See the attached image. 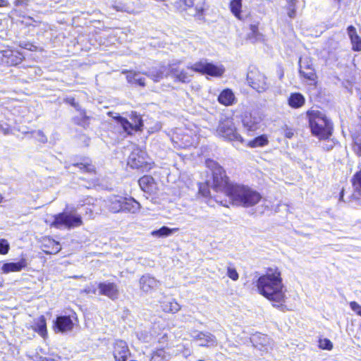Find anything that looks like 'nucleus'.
Instances as JSON below:
<instances>
[{
    "instance_id": "obj_1",
    "label": "nucleus",
    "mask_w": 361,
    "mask_h": 361,
    "mask_svg": "<svg viewBox=\"0 0 361 361\" xmlns=\"http://www.w3.org/2000/svg\"><path fill=\"white\" fill-rule=\"evenodd\" d=\"M255 286L258 293L279 309L286 305V294L283 279L279 268L276 266L268 267L265 273L257 280Z\"/></svg>"
},
{
    "instance_id": "obj_2",
    "label": "nucleus",
    "mask_w": 361,
    "mask_h": 361,
    "mask_svg": "<svg viewBox=\"0 0 361 361\" xmlns=\"http://www.w3.org/2000/svg\"><path fill=\"white\" fill-rule=\"evenodd\" d=\"M206 166L209 169L207 180L214 192L213 200L219 204L228 207V197L235 183L231 180L226 170L217 161L207 159Z\"/></svg>"
},
{
    "instance_id": "obj_3",
    "label": "nucleus",
    "mask_w": 361,
    "mask_h": 361,
    "mask_svg": "<svg viewBox=\"0 0 361 361\" xmlns=\"http://www.w3.org/2000/svg\"><path fill=\"white\" fill-rule=\"evenodd\" d=\"M308 126L312 135L319 140L330 139L334 133V123L324 113L319 110L308 109L305 112Z\"/></svg>"
},
{
    "instance_id": "obj_4",
    "label": "nucleus",
    "mask_w": 361,
    "mask_h": 361,
    "mask_svg": "<svg viewBox=\"0 0 361 361\" xmlns=\"http://www.w3.org/2000/svg\"><path fill=\"white\" fill-rule=\"evenodd\" d=\"M231 204L240 205L244 207H251L257 204L262 200V195L252 188L235 183L228 197Z\"/></svg>"
},
{
    "instance_id": "obj_5",
    "label": "nucleus",
    "mask_w": 361,
    "mask_h": 361,
    "mask_svg": "<svg viewBox=\"0 0 361 361\" xmlns=\"http://www.w3.org/2000/svg\"><path fill=\"white\" fill-rule=\"evenodd\" d=\"M215 135L232 143H245V140L240 133L234 119L231 116H224L219 120L215 129Z\"/></svg>"
},
{
    "instance_id": "obj_6",
    "label": "nucleus",
    "mask_w": 361,
    "mask_h": 361,
    "mask_svg": "<svg viewBox=\"0 0 361 361\" xmlns=\"http://www.w3.org/2000/svg\"><path fill=\"white\" fill-rule=\"evenodd\" d=\"M54 219L51 226L56 228L72 229L83 224L82 217L75 209L64 211L54 216Z\"/></svg>"
},
{
    "instance_id": "obj_7",
    "label": "nucleus",
    "mask_w": 361,
    "mask_h": 361,
    "mask_svg": "<svg viewBox=\"0 0 361 361\" xmlns=\"http://www.w3.org/2000/svg\"><path fill=\"white\" fill-rule=\"evenodd\" d=\"M247 81L248 85L259 93L266 92L270 87L267 77L256 67L249 69Z\"/></svg>"
},
{
    "instance_id": "obj_8",
    "label": "nucleus",
    "mask_w": 361,
    "mask_h": 361,
    "mask_svg": "<svg viewBox=\"0 0 361 361\" xmlns=\"http://www.w3.org/2000/svg\"><path fill=\"white\" fill-rule=\"evenodd\" d=\"M189 68L192 71L200 73L201 75H209L212 77H221L225 69L223 66H217L213 63L208 62L206 59L195 62Z\"/></svg>"
},
{
    "instance_id": "obj_9",
    "label": "nucleus",
    "mask_w": 361,
    "mask_h": 361,
    "mask_svg": "<svg viewBox=\"0 0 361 361\" xmlns=\"http://www.w3.org/2000/svg\"><path fill=\"white\" fill-rule=\"evenodd\" d=\"M108 114L111 116L128 134H131L133 130H141L142 126V120L136 113H133L131 116L132 121H128L126 118L121 117L117 113L109 112Z\"/></svg>"
},
{
    "instance_id": "obj_10",
    "label": "nucleus",
    "mask_w": 361,
    "mask_h": 361,
    "mask_svg": "<svg viewBox=\"0 0 361 361\" xmlns=\"http://www.w3.org/2000/svg\"><path fill=\"white\" fill-rule=\"evenodd\" d=\"M299 73L302 78L309 82V85L314 87L318 85L319 78L310 59H305L300 61Z\"/></svg>"
},
{
    "instance_id": "obj_11",
    "label": "nucleus",
    "mask_w": 361,
    "mask_h": 361,
    "mask_svg": "<svg viewBox=\"0 0 361 361\" xmlns=\"http://www.w3.org/2000/svg\"><path fill=\"white\" fill-rule=\"evenodd\" d=\"M149 158L146 152L139 147L133 149L128 157V165L133 169H148Z\"/></svg>"
},
{
    "instance_id": "obj_12",
    "label": "nucleus",
    "mask_w": 361,
    "mask_h": 361,
    "mask_svg": "<svg viewBox=\"0 0 361 361\" xmlns=\"http://www.w3.org/2000/svg\"><path fill=\"white\" fill-rule=\"evenodd\" d=\"M241 122L247 133L257 131L259 128L260 118L251 112H245L241 117Z\"/></svg>"
},
{
    "instance_id": "obj_13",
    "label": "nucleus",
    "mask_w": 361,
    "mask_h": 361,
    "mask_svg": "<svg viewBox=\"0 0 361 361\" xmlns=\"http://www.w3.org/2000/svg\"><path fill=\"white\" fill-rule=\"evenodd\" d=\"M113 354L116 361H126L130 352L127 343L122 340H118L114 345Z\"/></svg>"
},
{
    "instance_id": "obj_14",
    "label": "nucleus",
    "mask_w": 361,
    "mask_h": 361,
    "mask_svg": "<svg viewBox=\"0 0 361 361\" xmlns=\"http://www.w3.org/2000/svg\"><path fill=\"white\" fill-rule=\"evenodd\" d=\"M141 189L149 195H155L159 190V184L150 176H144L139 179Z\"/></svg>"
},
{
    "instance_id": "obj_15",
    "label": "nucleus",
    "mask_w": 361,
    "mask_h": 361,
    "mask_svg": "<svg viewBox=\"0 0 361 361\" xmlns=\"http://www.w3.org/2000/svg\"><path fill=\"white\" fill-rule=\"evenodd\" d=\"M350 135L353 140V150L357 157H361V123L353 125Z\"/></svg>"
},
{
    "instance_id": "obj_16",
    "label": "nucleus",
    "mask_w": 361,
    "mask_h": 361,
    "mask_svg": "<svg viewBox=\"0 0 361 361\" xmlns=\"http://www.w3.org/2000/svg\"><path fill=\"white\" fill-rule=\"evenodd\" d=\"M27 327L32 329L43 338L47 336V322L44 316L35 319L32 324L27 325Z\"/></svg>"
},
{
    "instance_id": "obj_17",
    "label": "nucleus",
    "mask_w": 361,
    "mask_h": 361,
    "mask_svg": "<svg viewBox=\"0 0 361 361\" xmlns=\"http://www.w3.org/2000/svg\"><path fill=\"white\" fill-rule=\"evenodd\" d=\"M346 30L351 44L352 51H361V37L358 35L355 27L353 25H348Z\"/></svg>"
},
{
    "instance_id": "obj_18",
    "label": "nucleus",
    "mask_w": 361,
    "mask_h": 361,
    "mask_svg": "<svg viewBox=\"0 0 361 361\" xmlns=\"http://www.w3.org/2000/svg\"><path fill=\"white\" fill-rule=\"evenodd\" d=\"M217 100L221 104L226 106H232L237 102L233 90L230 88L224 89L219 93Z\"/></svg>"
},
{
    "instance_id": "obj_19",
    "label": "nucleus",
    "mask_w": 361,
    "mask_h": 361,
    "mask_svg": "<svg viewBox=\"0 0 361 361\" xmlns=\"http://www.w3.org/2000/svg\"><path fill=\"white\" fill-rule=\"evenodd\" d=\"M54 328L62 333L69 331L73 328V323L70 317L60 316L55 321Z\"/></svg>"
},
{
    "instance_id": "obj_20",
    "label": "nucleus",
    "mask_w": 361,
    "mask_h": 361,
    "mask_svg": "<svg viewBox=\"0 0 361 361\" xmlns=\"http://www.w3.org/2000/svg\"><path fill=\"white\" fill-rule=\"evenodd\" d=\"M98 288L101 295H106L111 299H115L118 297V288L113 283H100L98 285Z\"/></svg>"
},
{
    "instance_id": "obj_21",
    "label": "nucleus",
    "mask_w": 361,
    "mask_h": 361,
    "mask_svg": "<svg viewBox=\"0 0 361 361\" xmlns=\"http://www.w3.org/2000/svg\"><path fill=\"white\" fill-rule=\"evenodd\" d=\"M243 0H231L229 2V9L231 13L240 21H245L247 18L251 16V14L249 13L247 16L244 17L242 15V7H243Z\"/></svg>"
},
{
    "instance_id": "obj_22",
    "label": "nucleus",
    "mask_w": 361,
    "mask_h": 361,
    "mask_svg": "<svg viewBox=\"0 0 361 361\" xmlns=\"http://www.w3.org/2000/svg\"><path fill=\"white\" fill-rule=\"evenodd\" d=\"M305 104V98L300 92H292L288 98V104L292 109H300Z\"/></svg>"
},
{
    "instance_id": "obj_23",
    "label": "nucleus",
    "mask_w": 361,
    "mask_h": 361,
    "mask_svg": "<svg viewBox=\"0 0 361 361\" xmlns=\"http://www.w3.org/2000/svg\"><path fill=\"white\" fill-rule=\"evenodd\" d=\"M168 71L166 66L154 67L149 70L146 75L154 82H159L164 77L167 76Z\"/></svg>"
},
{
    "instance_id": "obj_24",
    "label": "nucleus",
    "mask_w": 361,
    "mask_h": 361,
    "mask_svg": "<svg viewBox=\"0 0 361 361\" xmlns=\"http://www.w3.org/2000/svg\"><path fill=\"white\" fill-rule=\"evenodd\" d=\"M159 282L154 278L149 276H143L140 279V288L146 293L156 288Z\"/></svg>"
},
{
    "instance_id": "obj_25",
    "label": "nucleus",
    "mask_w": 361,
    "mask_h": 361,
    "mask_svg": "<svg viewBox=\"0 0 361 361\" xmlns=\"http://www.w3.org/2000/svg\"><path fill=\"white\" fill-rule=\"evenodd\" d=\"M123 201L124 197L121 196H113L109 197L107 202L109 211L113 213L122 212Z\"/></svg>"
},
{
    "instance_id": "obj_26",
    "label": "nucleus",
    "mask_w": 361,
    "mask_h": 361,
    "mask_svg": "<svg viewBox=\"0 0 361 361\" xmlns=\"http://www.w3.org/2000/svg\"><path fill=\"white\" fill-rule=\"evenodd\" d=\"M269 144V139L266 134H262L246 142L243 145L250 148L262 147Z\"/></svg>"
},
{
    "instance_id": "obj_27",
    "label": "nucleus",
    "mask_w": 361,
    "mask_h": 361,
    "mask_svg": "<svg viewBox=\"0 0 361 361\" xmlns=\"http://www.w3.org/2000/svg\"><path fill=\"white\" fill-rule=\"evenodd\" d=\"M27 265L26 261L24 259H22L20 261L18 262H9L5 263L2 266V271L4 274H8L9 272L13 271H20Z\"/></svg>"
},
{
    "instance_id": "obj_28",
    "label": "nucleus",
    "mask_w": 361,
    "mask_h": 361,
    "mask_svg": "<svg viewBox=\"0 0 361 361\" xmlns=\"http://www.w3.org/2000/svg\"><path fill=\"white\" fill-rule=\"evenodd\" d=\"M123 74H126V79L130 83H135L140 86L144 87L145 85V78L140 75V73L133 71H123Z\"/></svg>"
},
{
    "instance_id": "obj_29",
    "label": "nucleus",
    "mask_w": 361,
    "mask_h": 361,
    "mask_svg": "<svg viewBox=\"0 0 361 361\" xmlns=\"http://www.w3.org/2000/svg\"><path fill=\"white\" fill-rule=\"evenodd\" d=\"M122 212H128L133 214L137 213L140 209V204L133 198L124 197Z\"/></svg>"
},
{
    "instance_id": "obj_30",
    "label": "nucleus",
    "mask_w": 361,
    "mask_h": 361,
    "mask_svg": "<svg viewBox=\"0 0 361 361\" xmlns=\"http://www.w3.org/2000/svg\"><path fill=\"white\" fill-rule=\"evenodd\" d=\"M1 54L4 58H6L5 62L11 66L17 65L23 59L21 54H18V56H17L14 54L15 53L11 50H4L2 51Z\"/></svg>"
},
{
    "instance_id": "obj_31",
    "label": "nucleus",
    "mask_w": 361,
    "mask_h": 361,
    "mask_svg": "<svg viewBox=\"0 0 361 361\" xmlns=\"http://www.w3.org/2000/svg\"><path fill=\"white\" fill-rule=\"evenodd\" d=\"M260 23L258 20H252L248 25L250 32L247 34V37L250 39H257L262 35L259 32Z\"/></svg>"
},
{
    "instance_id": "obj_32",
    "label": "nucleus",
    "mask_w": 361,
    "mask_h": 361,
    "mask_svg": "<svg viewBox=\"0 0 361 361\" xmlns=\"http://www.w3.org/2000/svg\"><path fill=\"white\" fill-rule=\"evenodd\" d=\"M178 231V228H170L166 226H163L158 230H154L151 232V235L156 238H165L171 235L175 232Z\"/></svg>"
},
{
    "instance_id": "obj_33",
    "label": "nucleus",
    "mask_w": 361,
    "mask_h": 361,
    "mask_svg": "<svg viewBox=\"0 0 361 361\" xmlns=\"http://www.w3.org/2000/svg\"><path fill=\"white\" fill-rule=\"evenodd\" d=\"M198 194L204 197H210L213 199V196H211L210 194V183L209 180L207 179L206 181L200 183L198 184Z\"/></svg>"
},
{
    "instance_id": "obj_34",
    "label": "nucleus",
    "mask_w": 361,
    "mask_h": 361,
    "mask_svg": "<svg viewBox=\"0 0 361 361\" xmlns=\"http://www.w3.org/2000/svg\"><path fill=\"white\" fill-rule=\"evenodd\" d=\"M169 359V355L164 349H159L153 353L151 361H168Z\"/></svg>"
},
{
    "instance_id": "obj_35",
    "label": "nucleus",
    "mask_w": 361,
    "mask_h": 361,
    "mask_svg": "<svg viewBox=\"0 0 361 361\" xmlns=\"http://www.w3.org/2000/svg\"><path fill=\"white\" fill-rule=\"evenodd\" d=\"M351 183L355 190L361 191V169L353 176Z\"/></svg>"
},
{
    "instance_id": "obj_36",
    "label": "nucleus",
    "mask_w": 361,
    "mask_h": 361,
    "mask_svg": "<svg viewBox=\"0 0 361 361\" xmlns=\"http://www.w3.org/2000/svg\"><path fill=\"white\" fill-rule=\"evenodd\" d=\"M318 346L320 349L331 350L333 349L332 342L326 338H320L318 341Z\"/></svg>"
},
{
    "instance_id": "obj_37",
    "label": "nucleus",
    "mask_w": 361,
    "mask_h": 361,
    "mask_svg": "<svg viewBox=\"0 0 361 361\" xmlns=\"http://www.w3.org/2000/svg\"><path fill=\"white\" fill-rule=\"evenodd\" d=\"M74 166H77L80 169V171L87 173H91L94 171V166L89 164L87 161L85 163H78L75 164H73Z\"/></svg>"
},
{
    "instance_id": "obj_38",
    "label": "nucleus",
    "mask_w": 361,
    "mask_h": 361,
    "mask_svg": "<svg viewBox=\"0 0 361 361\" xmlns=\"http://www.w3.org/2000/svg\"><path fill=\"white\" fill-rule=\"evenodd\" d=\"M227 276L232 281H236L239 279V274L235 267H227Z\"/></svg>"
},
{
    "instance_id": "obj_39",
    "label": "nucleus",
    "mask_w": 361,
    "mask_h": 361,
    "mask_svg": "<svg viewBox=\"0 0 361 361\" xmlns=\"http://www.w3.org/2000/svg\"><path fill=\"white\" fill-rule=\"evenodd\" d=\"M32 137L36 138L39 142L42 143H45L47 142V138L42 130H37L33 132Z\"/></svg>"
},
{
    "instance_id": "obj_40",
    "label": "nucleus",
    "mask_w": 361,
    "mask_h": 361,
    "mask_svg": "<svg viewBox=\"0 0 361 361\" xmlns=\"http://www.w3.org/2000/svg\"><path fill=\"white\" fill-rule=\"evenodd\" d=\"M112 8L117 11L133 13V11L130 10L126 6L122 3H116L112 5Z\"/></svg>"
},
{
    "instance_id": "obj_41",
    "label": "nucleus",
    "mask_w": 361,
    "mask_h": 361,
    "mask_svg": "<svg viewBox=\"0 0 361 361\" xmlns=\"http://www.w3.org/2000/svg\"><path fill=\"white\" fill-rule=\"evenodd\" d=\"M9 250V244L5 239L0 240V254H7Z\"/></svg>"
},
{
    "instance_id": "obj_42",
    "label": "nucleus",
    "mask_w": 361,
    "mask_h": 361,
    "mask_svg": "<svg viewBox=\"0 0 361 361\" xmlns=\"http://www.w3.org/2000/svg\"><path fill=\"white\" fill-rule=\"evenodd\" d=\"M350 307L352 310L355 312V313L361 317V305H360L357 302L355 301H351L350 303Z\"/></svg>"
},
{
    "instance_id": "obj_43",
    "label": "nucleus",
    "mask_w": 361,
    "mask_h": 361,
    "mask_svg": "<svg viewBox=\"0 0 361 361\" xmlns=\"http://www.w3.org/2000/svg\"><path fill=\"white\" fill-rule=\"evenodd\" d=\"M0 133H2L4 135H7L11 133L10 126L7 123H3L0 122Z\"/></svg>"
},
{
    "instance_id": "obj_44",
    "label": "nucleus",
    "mask_w": 361,
    "mask_h": 361,
    "mask_svg": "<svg viewBox=\"0 0 361 361\" xmlns=\"http://www.w3.org/2000/svg\"><path fill=\"white\" fill-rule=\"evenodd\" d=\"M39 361H61L59 355H51L47 357H40Z\"/></svg>"
},
{
    "instance_id": "obj_45",
    "label": "nucleus",
    "mask_w": 361,
    "mask_h": 361,
    "mask_svg": "<svg viewBox=\"0 0 361 361\" xmlns=\"http://www.w3.org/2000/svg\"><path fill=\"white\" fill-rule=\"evenodd\" d=\"M195 0H182L183 5L185 6L184 9L192 8L194 6Z\"/></svg>"
},
{
    "instance_id": "obj_46",
    "label": "nucleus",
    "mask_w": 361,
    "mask_h": 361,
    "mask_svg": "<svg viewBox=\"0 0 361 361\" xmlns=\"http://www.w3.org/2000/svg\"><path fill=\"white\" fill-rule=\"evenodd\" d=\"M203 13H204V8H203L197 7V6L194 8V13L192 14L194 16H201L203 15Z\"/></svg>"
},
{
    "instance_id": "obj_47",
    "label": "nucleus",
    "mask_w": 361,
    "mask_h": 361,
    "mask_svg": "<svg viewBox=\"0 0 361 361\" xmlns=\"http://www.w3.org/2000/svg\"><path fill=\"white\" fill-rule=\"evenodd\" d=\"M293 134V131L290 128H286L284 130V136L287 138H291Z\"/></svg>"
},
{
    "instance_id": "obj_48",
    "label": "nucleus",
    "mask_w": 361,
    "mask_h": 361,
    "mask_svg": "<svg viewBox=\"0 0 361 361\" xmlns=\"http://www.w3.org/2000/svg\"><path fill=\"white\" fill-rule=\"evenodd\" d=\"M15 6H27L28 0H16L14 3Z\"/></svg>"
},
{
    "instance_id": "obj_49",
    "label": "nucleus",
    "mask_w": 361,
    "mask_h": 361,
    "mask_svg": "<svg viewBox=\"0 0 361 361\" xmlns=\"http://www.w3.org/2000/svg\"><path fill=\"white\" fill-rule=\"evenodd\" d=\"M66 102L69 103L71 106L74 107H77L78 104L75 102V99L73 97H69L66 99Z\"/></svg>"
},
{
    "instance_id": "obj_50",
    "label": "nucleus",
    "mask_w": 361,
    "mask_h": 361,
    "mask_svg": "<svg viewBox=\"0 0 361 361\" xmlns=\"http://www.w3.org/2000/svg\"><path fill=\"white\" fill-rule=\"evenodd\" d=\"M295 8H293L289 13H288V16L290 17V18H293L295 16Z\"/></svg>"
},
{
    "instance_id": "obj_51",
    "label": "nucleus",
    "mask_w": 361,
    "mask_h": 361,
    "mask_svg": "<svg viewBox=\"0 0 361 361\" xmlns=\"http://www.w3.org/2000/svg\"><path fill=\"white\" fill-rule=\"evenodd\" d=\"M325 151H329L333 149V145L331 146H325L323 147Z\"/></svg>"
},
{
    "instance_id": "obj_52",
    "label": "nucleus",
    "mask_w": 361,
    "mask_h": 361,
    "mask_svg": "<svg viewBox=\"0 0 361 361\" xmlns=\"http://www.w3.org/2000/svg\"><path fill=\"white\" fill-rule=\"evenodd\" d=\"M7 6L6 1L5 0H0V6Z\"/></svg>"
},
{
    "instance_id": "obj_53",
    "label": "nucleus",
    "mask_w": 361,
    "mask_h": 361,
    "mask_svg": "<svg viewBox=\"0 0 361 361\" xmlns=\"http://www.w3.org/2000/svg\"><path fill=\"white\" fill-rule=\"evenodd\" d=\"M176 78L177 80H180V76H179V75H178V74H176Z\"/></svg>"
},
{
    "instance_id": "obj_54",
    "label": "nucleus",
    "mask_w": 361,
    "mask_h": 361,
    "mask_svg": "<svg viewBox=\"0 0 361 361\" xmlns=\"http://www.w3.org/2000/svg\"><path fill=\"white\" fill-rule=\"evenodd\" d=\"M283 77V73L281 72V74H280V78L281 79Z\"/></svg>"
},
{
    "instance_id": "obj_55",
    "label": "nucleus",
    "mask_w": 361,
    "mask_h": 361,
    "mask_svg": "<svg viewBox=\"0 0 361 361\" xmlns=\"http://www.w3.org/2000/svg\"><path fill=\"white\" fill-rule=\"evenodd\" d=\"M2 200H3V197H2V195L0 194V202L2 201Z\"/></svg>"
},
{
    "instance_id": "obj_56",
    "label": "nucleus",
    "mask_w": 361,
    "mask_h": 361,
    "mask_svg": "<svg viewBox=\"0 0 361 361\" xmlns=\"http://www.w3.org/2000/svg\"><path fill=\"white\" fill-rule=\"evenodd\" d=\"M197 361H204V360H198Z\"/></svg>"
},
{
    "instance_id": "obj_57",
    "label": "nucleus",
    "mask_w": 361,
    "mask_h": 361,
    "mask_svg": "<svg viewBox=\"0 0 361 361\" xmlns=\"http://www.w3.org/2000/svg\"><path fill=\"white\" fill-rule=\"evenodd\" d=\"M338 1H340L341 0H337Z\"/></svg>"
}]
</instances>
